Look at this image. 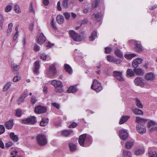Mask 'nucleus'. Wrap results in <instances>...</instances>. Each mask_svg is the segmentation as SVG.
<instances>
[{
    "label": "nucleus",
    "instance_id": "nucleus-1",
    "mask_svg": "<svg viewBox=\"0 0 157 157\" xmlns=\"http://www.w3.org/2000/svg\"><path fill=\"white\" fill-rule=\"evenodd\" d=\"M92 137L90 136H87L86 134H84L80 135L78 139V143L79 144L82 146H89L91 143Z\"/></svg>",
    "mask_w": 157,
    "mask_h": 157
},
{
    "label": "nucleus",
    "instance_id": "nucleus-2",
    "mask_svg": "<svg viewBox=\"0 0 157 157\" xmlns=\"http://www.w3.org/2000/svg\"><path fill=\"white\" fill-rule=\"evenodd\" d=\"M51 84L55 87V91L57 93H61L63 91V84L59 80H53L52 81Z\"/></svg>",
    "mask_w": 157,
    "mask_h": 157
},
{
    "label": "nucleus",
    "instance_id": "nucleus-3",
    "mask_svg": "<svg viewBox=\"0 0 157 157\" xmlns=\"http://www.w3.org/2000/svg\"><path fill=\"white\" fill-rule=\"evenodd\" d=\"M134 82L136 85L141 87H144L145 85L148 86L149 85L148 81L140 77L136 78L134 80Z\"/></svg>",
    "mask_w": 157,
    "mask_h": 157
},
{
    "label": "nucleus",
    "instance_id": "nucleus-4",
    "mask_svg": "<svg viewBox=\"0 0 157 157\" xmlns=\"http://www.w3.org/2000/svg\"><path fill=\"white\" fill-rule=\"evenodd\" d=\"M69 34L70 37L75 41L80 42L82 40L81 35L73 30H70Z\"/></svg>",
    "mask_w": 157,
    "mask_h": 157
},
{
    "label": "nucleus",
    "instance_id": "nucleus-5",
    "mask_svg": "<svg viewBox=\"0 0 157 157\" xmlns=\"http://www.w3.org/2000/svg\"><path fill=\"white\" fill-rule=\"evenodd\" d=\"M39 144L41 146L46 145L47 143V140L45 135L42 134L38 135L36 138Z\"/></svg>",
    "mask_w": 157,
    "mask_h": 157
},
{
    "label": "nucleus",
    "instance_id": "nucleus-6",
    "mask_svg": "<svg viewBox=\"0 0 157 157\" xmlns=\"http://www.w3.org/2000/svg\"><path fill=\"white\" fill-rule=\"evenodd\" d=\"M91 88L92 89L95 90L97 92H99L102 89V87L101 83L95 79L94 80Z\"/></svg>",
    "mask_w": 157,
    "mask_h": 157
},
{
    "label": "nucleus",
    "instance_id": "nucleus-7",
    "mask_svg": "<svg viewBox=\"0 0 157 157\" xmlns=\"http://www.w3.org/2000/svg\"><path fill=\"white\" fill-rule=\"evenodd\" d=\"M36 122V118L34 116H32L26 119H23L21 121L23 124H35Z\"/></svg>",
    "mask_w": 157,
    "mask_h": 157
},
{
    "label": "nucleus",
    "instance_id": "nucleus-8",
    "mask_svg": "<svg viewBox=\"0 0 157 157\" xmlns=\"http://www.w3.org/2000/svg\"><path fill=\"white\" fill-rule=\"evenodd\" d=\"M56 73V70L55 67L53 65H51L48 71L47 74L49 77L53 76Z\"/></svg>",
    "mask_w": 157,
    "mask_h": 157
},
{
    "label": "nucleus",
    "instance_id": "nucleus-9",
    "mask_svg": "<svg viewBox=\"0 0 157 157\" xmlns=\"http://www.w3.org/2000/svg\"><path fill=\"white\" fill-rule=\"evenodd\" d=\"M119 134L120 138L122 140H125L128 136V132L124 129L120 130Z\"/></svg>",
    "mask_w": 157,
    "mask_h": 157
},
{
    "label": "nucleus",
    "instance_id": "nucleus-10",
    "mask_svg": "<svg viewBox=\"0 0 157 157\" xmlns=\"http://www.w3.org/2000/svg\"><path fill=\"white\" fill-rule=\"evenodd\" d=\"M113 75L116 79L120 81H122L124 80V79L122 76V72L117 71H113Z\"/></svg>",
    "mask_w": 157,
    "mask_h": 157
},
{
    "label": "nucleus",
    "instance_id": "nucleus-11",
    "mask_svg": "<svg viewBox=\"0 0 157 157\" xmlns=\"http://www.w3.org/2000/svg\"><path fill=\"white\" fill-rule=\"evenodd\" d=\"M46 40V38L42 33L40 34L37 37V43L40 44H43Z\"/></svg>",
    "mask_w": 157,
    "mask_h": 157
},
{
    "label": "nucleus",
    "instance_id": "nucleus-12",
    "mask_svg": "<svg viewBox=\"0 0 157 157\" xmlns=\"http://www.w3.org/2000/svg\"><path fill=\"white\" fill-rule=\"evenodd\" d=\"M46 111V109L44 107L41 105H38L35 107V111L36 113H40L45 112Z\"/></svg>",
    "mask_w": 157,
    "mask_h": 157
},
{
    "label": "nucleus",
    "instance_id": "nucleus-13",
    "mask_svg": "<svg viewBox=\"0 0 157 157\" xmlns=\"http://www.w3.org/2000/svg\"><path fill=\"white\" fill-rule=\"evenodd\" d=\"M137 132L141 134H143L145 132L146 129L145 127L143 125L139 124L136 127Z\"/></svg>",
    "mask_w": 157,
    "mask_h": 157
},
{
    "label": "nucleus",
    "instance_id": "nucleus-14",
    "mask_svg": "<svg viewBox=\"0 0 157 157\" xmlns=\"http://www.w3.org/2000/svg\"><path fill=\"white\" fill-rule=\"evenodd\" d=\"M143 61V59L141 58H137L135 59L132 62V65L134 68L137 67L139 64H140Z\"/></svg>",
    "mask_w": 157,
    "mask_h": 157
},
{
    "label": "nucleus",
    "instance_id": "nucleus-15",
    "mask_svg": "<svg viewBox=\"0 0 157 157\" xmlns=\"http://www.w3.org/2000/svg\"><path fill=\"white\" fill-rule=\"evenodd\" d=\"M73 134V131L71 130H64L61 132L62 136H68Z\"/></svg>",
    "mask_w": 157,
    "mask_h": 157
},
{
    "label": "nucleus",
    "instance_id": "nucleus-16",
    "mask_svg": "<svg viewBox=\"0 0 157 157\" xmlns=\"http://www.w3.org/2000/svg\"><path fill=\"white\" fill-rule=\"evenodd\" d=\"M40 62L39 61H36L34 63V67L33 69V72L34 73L36 74L39 72L38 70L40 68Z\"/></svg>",
    "mask_w": 157,
    "mask_h": 157
},
{
    "label": "nucleus",
    "instance_id": "nucleus-17",
    "mask_svg": "<svg viewBox=\"0 0 157 157\" xmlns=\"http://www.w3.org/2000/svg\"><path fill=\"white\" fill-rule=\"evenodd\" d=\"M133 70L135 73L138 75L142 76L144 74V70L141 68H135Z\"/></svg>",
    "mask_w": 157,
    "mask_h": 157
},
{
    "label": "nucleus",
    "instance_id": "nucleus-18",
    "mask_svg": "<svg viewBox=\"0 0 157 157\" xmlns=\"http://www.w3.org/2000/svg\"><path fill=\"white\" fill-rule=\"evenodd\" d=\"M91 18L93 20L99 21L100 20V16L98 13H94L92 15Z\"/></svg>",
    "mask_w": 157,
    "mask_h": 157
},
{
    "label": "nucleus",
    "instance_id": "nucleus-19",
    "mask_svg": "<svg viewBox=\"0 0 157 157\" xmlns=\"http://www.w3.org/2000/svg\"><path fill=\"white\" fill-rule=\"evenodd\" d=\"M13 122L12 120H10L5 123V126L7 129H11L13 126Z\"/></svg>",
    "mask_w": 157,
    "mask_h": 157
},
{
    "label": "nucleus",
    "instance_id": "nucleus-20",
    "mask_svg": "<svg viewBox=\"0 0 157 157\" xmlns=\"http://www.w3.org/2000/svg\"><path fill=\"white\" fill-rule=\"evenodd\" d=\"M144 152V148L143 147L136 149L134 151V154L136 155H140L143 154Z\"/></svg>",
    "mask_w": 157,
    "mask_h": 157
},
{
    "label": "nucleus",
    "instance_id": "nucleus-21",
    "mask_svg": "<svg viewBox=\"0 0 157 157\" xmlns=\"http://www.w3.org/2000/svg\"><path fill=\"white\" fill-rule=\"evenodd\" d=\"M154 74L152 73H149L147 74L145 76V80H152L154 78Z\"/></svg>",
    "mask_w": 157,
    "mask_h": 157
},
{
    "label": "nucleus",
    "instance_id": "nucleus-22",
    "mask_svg": "<svg viewBox=\"0 0 157 157\" xmlns=\"http://www.w3.org/2000/svg\"><path fill=\"white\" fill-rule=\"evenodd\" d=\"M11 69L13 71H17L19 69L20 66L17 65L14 62L11 63Z\"/></svg>",
    "mask_w": 157,
    "mask_h": 157
},
{
    "label": "nucleus",
    "instance_id": "nucleus-23",
    "mask_svg": "<svg viewBox=\"0 0 157 157\" xmlns=\"http://www.w3.org/2000/svg\"><path fill=\"white\" fill-rule=\"evenodd\" d=\"M48 122V119L47 118H44L42 119L40 123V125L42 126H46Z\"/></svg>",
    "mask_w": 157,
    "mask_h": 157
},
{
    "label": "nucleus",
    "instance_id": "nucleus-24",
    "mask_svg": "<svg viewBox=\"0 0 157 157\" xmlns=\"http://www.w3.org/2000/svg\"><path fill=\"white\" fill-rule=\"evenodd\" d=\"M56 19L57 22L59 24H62L63 22V17L61 15H58L56 17Z\"/></svg>",
    "mask_w": 157,
    "mask_h": 157
},
{
    "label": "nucleus",
    "instance_id": "nucleus-25",
    "mask_svg": "<svg viewBox=\"0 0 157 157\" xmlns=\"http://www.w3.org/2000/svg\"><path fill=\"white\" fill-rule=\"evenodd\" d=\"M148 154L149 157H157L156 152L152 151L151 148L149 149Z\"/></svg>",
    "mask_w": 157,
    "mask_h": 157
},
{
    "label": "nucleus",
    "instance_id": "nucleus-26",
    "mask_svg": "<svg viewBox=\"0 0 157 157\" xmlns=\"http://www.w3.org/2000/svg\"><path fill=\"white\" fill-rule=\"evenodd\" d=\"M10 157H18V151L16 149H13V148L11 149L10 150Z\"/></svg>",
    "mask_w": 157,
    "mask_h": 157
},
{
    "label": "nucleus",
    "instance_id": "nucleus-27",
    "mask_svg": "<svg viewBox=\"0 0 157 157\" xmlns=\"http://www.w3.org/2000/svg\"><path fill=\"white\" fill-rule=\"evenodd\" d=\"M10 137L11 140L14 142H17L18 140V137L17 135H15L13 132H11L10 133Z\"/></svg>",
    "mask_w": 157,
    "mask_h": 157
},
{
    "label": "nucleus",
    "instance_id": "nucleus-28",
    "mask_svg": "<svg viewBox=\"0 0 157 157\" xmlns=\"http://www.w3.org/2000/svg\"><path fill=\"white\" fill-rule=\"evenodd\" d=\"M64 68L67 72L69 74H71L72 72V69L71 66L68 64H64Z\"/></svg>",
    "mask_w": 157,
    "mask_h": 157
},
{
    "label": "nucleus",
    "instance_id": "nucleus-29",
    "mask_svg": "<svg viewBox=\"0 0 157 157\" xmlns=\"http://www.w3.org/2000/svg\"><path fill=\"white\" fill-rule=\"evenodd\" d=\"M127 76L128 77H131L135 75V72L131 69H128L127 71Z\"/></svg>",
    "mask_w": 157,
    "mask_h": 157
},
{
    "label": "nucleus",
    "instance_id": "nucleus-30",
    "mask_svg": "<svg viewBox=\"0 0 157 157\" xmlns=\"http://www.w3.org/2000/svg\"><path fill=\"white\" fill-rule=\"evenodd\" d=\"M133 141H128L125 144V147L127 149H130L134 145Z\"/></svg>",
    "mask_w": 157,
    "mask_h": 157
},
{
    "label": "nucleus",
    "instance_id": "nucleus-31",
    "mask_svg": "<svg viewBox=\"0 0 157 157\" xmlns=\"http://www.w3.org/2000/svg\"><path fill=\"white\" fill-rule=\"evenodd\" d=\"M97 32L95 31L92 32L91 35L89 37V40L90 41H92L94 40L97 37Z\"/></svg>",
    "mask_w": 157,
    "mask_h": 157
},
{
    "label": "nucleus",
    "instance_id": "nucleus-32",
    "mask_svg": "<svg viewBox=\"0 0 157 157\" xmlns=\"http://www.w3.org/2000/svg\"><path fill=\"white\" fill-rule=\"evenodd\" d=\"M130 117L128 116H122L119 122L120 124H122L125 122Z\"/></svg>",
    "mask_w": 157,
    "mask_h": 157
},
{
    "label": "nucleus",
    "instance_id": "nucleus-33",
    "mask_svg": "<svg viewBox=\"0 0 157 157\" xmlns=\"http://www.w3.org/2000/svg\"><path fill=\"white\" fill-rule=\"evenodd\" d=\"M147 121V120L146 119L138 117H136V121L138 123H142L143 124L145 123Z\"/></svg>",
    "mask_w": 157,
    "mask_h": 157
},
{
    "label": "nucleus",
    "instance_id": "nucleus-34",
    "mask_svg": "<svg viewBox=\"0 0 157 157\" xmlns=\"http://www.w3.org/2000/svg\"><path fill=\"white\" fill-rule=\"evenodd\" d=\"M135 44L136 50L139 52H140L142 51V47L141 45L137 42H136L135 43Z\"/></svg>",
    "mask_w": 157,
    "mask_h": 157
},
{
    "label": "nucleus",
    "instance_id": "nucleus-35",
    "mask_svg": "<svg viewBox=\"0 0 157 157\" xmlns=\"http://www.w3.org/2000/svg\"><path fill=\"white\" fill-rule=\"evenodd\" d=\"M132 154L131 152L127 150L123 151V156L124 157H132Z\"/></svg>",
    "mask_w": 157,
    "mask_h": 157
},
{
    "label": "nucleus",
    "instance_id": "nucleus-36",
    "mask_svg": "<svg viewBox=\"0 0 157 157\" xmlns=\"http://www.w3.org/2000/svg\"><path fill=\"white\" fill-rule=\"evenodd\" d=\"M77 90V89L74 86H70L67 90L68 93H74L76 92Z\"/></svg>",
    "mask_w": 157,
    "mask_h": 157
},
{
    "label": "nucleus",
    "instance_id": "nucleus-37",
    "mask_svg": "<svg viewBox=\"0 0 157 157\" xmlns=\"http://www.w3.org/2000/svg\"><path fill=\"white\" fill-rule=\"evenodd\" d=\"M70 150L71 151H74L76 150V145L73 143H70L69 145Z\"/></svg>",
    "mask_w": 157,
    "mask_h": 157
},
{
    "label": "nucleus",
    "instance_id": "nucleus-38",
    "mask_svg": "<svg viewBox=\"0 0 157 157\" xmlns=\"http://www.w3.org/2000/svg\"><path fill=\"white\" fill-rule=\"evenodd\" d=\"M13 26V24L12 23H10L9 24L8 29L7 30V36H9L11 33L12 29Z\"/></svg>",
    "mask_w": 157,
    "mask_h": 157
},
{
    "label": "nucleus",
    "instance_id": "nucleus-39",
    "mask_svg": "<svg viewBox=\"0 0 157 157\" xmlns=\"http://www.w3.org/2000/svg\"><path fill=\"white\" fill-rule=\"evenodd\" d=\"M135 103L137 107L140 108H142L143 107V105L142 104L139 99L137 98L136 99Z\"/></svg>",
    "mask_w": 157,
    "mask_h": 157
},
{
    "label": "nucleus",
    "instance_id": "nucleus-40",
    "mask_svg": "<svg viewBox=\"0 0 157 157\" xmlns=\"http://www.w3.org/2000/svg\"><path fill=\"white\" fill-rule=\"evenodd\" d=\"M136 56L135 54H125L124 55V57L127 59H131L132 58Z\"/></svg>",
    "mask_w": 157,
    "mask_h": 157
},
{
    "label": "nucleus",
    "instance_id": "nucleus-41",
    "mask_svg": "<svg viewBox=\"0 0 157 157\" xmlns=\"http://www.w3.org/2000/svg\"><path fill=\"white\" fill-rule=\"evenodd\" d=\"M99 2L98 0H95L93 1L92 3V10L93 9L96 8L98 6Z\"/></svg>",
    "mask_w": 157,
    "mask_h": 157
},
{
    "label": "nucleus",
    "instance_id": "nucleus-42",
    "mask_svg": "<svg viewBox=\"0 0 157 157\" xmlns=\"http://www.w3.org/2000/svg\"><path fill=\"white\" fill-rule=\"evenodd\" d=\"M115 53L116 56L119 57H123V54L119 49H117L115 51Z\"/></svg>",
    "mask_w": 157,
    "mask_h": 157
},
{
    "label": "nucleus",
    "instance_id": "nucleus-43",
    "mask_svg": "<svg viewBox=\"0 0 157 157\" xmlns=\"http://www.w3.org/2000/svg\"><path fill=\"white\" fill-rule=\"evenodd\" d=\"M107 59L109 62L114 63L115 58L113 56L108 55L107 56Z\"/></svg>",
    "mask_w": 157,
    "mask_h": 157
},
{
    "label": "nucleus",
    "instance_id": "nucleus-44",
    "mask_svg": "<svg viewBox=\"0 0 157 157\" xmlns=\"http://www.w3.org/2000/svg\"><path fill=\"white\" fill-rule=\"evenodd\" d=\"M133 112L136 115H139L141 114H143V112L141 110L137 109H133Z\"/></svg>",
    "mask_w": 157,
    "mask_h": 157
},
{
    "label": "nucleus",
    "instance_id": "nucleus-45",
    "mask_svg": "<svg viewBox=\"0 0 157 157\" xmlns=\"http://www.w3.org/2000/svg\"><path fill=\"white\" fill-rule=\"evenodd\" d=\"M14 10L17 13H20L21 12L19 6L17 4H16L14 6Z\"/></svg>",
    "mask_w": 157,
    "mask_h": 157
},
{
    "label": "nucleus",
    "instance_id": "nucleus-46",
    "mask_svg": "<svg viewBox=\"0 0 157 157\" xmlns=\"http://www.w3.org/2000/svg\"><path fill=\"white\" fill-rule=\"evenodd\" d=\"M11 86V83L10 82H8L7 84L4 86L3 88V90L4 91H6L8 90L10 88Z\"/></svg>",
    "mask_w": 157,
    "mask_h": 157
},
{
    "label": "nucleus",
    "instance_id": "nucleus-47",
    "mask_svg": "<svg viewBox=\"0 0 157 157\" xmlns=\"http://www.w3.org/2000/svg\"><path fill=\"white\" fill-rule=\"evenodd\" d=\"M39 56L40 58L44 60H45L47 59L48 58V56L45 55L44 54L42 53L39 54Z\"/></svg>",
    "mask_w": 157,
    "mask_h": 157
},
{
    "label": "nucleus",
    "instance_id": "nucleus-48",
    "mask_svg": "<svg viewBox=\"0 0 157 157\" xmlns=\"http://www.w3.org/2000/svg\"><path fill=\"white\" fill-rule=\"evenodd\" d=\"M12 6L10 5H7L5 9L6 12H9L12 9Z\"/></svg>",
    "mask_w": 157,
    "mask_h": 157
},
{
    "label": "nucleus",
    "instance_id": "nucleus-49",
    "mask_svg": "<svg viewBox=\"0 0 157 157\" xmlns=\"http://www.w3.org/2000/svg\"><path fill=\"white\" fill-rule=\"evenodd\" d=\"M69 0H63L62 4L63 7L65 8H67L68 7V2Z\"/></svg>",
    "mask_w": 157,
    "mask_h": 157
},
{
    "label": "nucleus",
    "instance_id": "nucleus-50",
    "mask_svg": "<svg viewBox=\"0 0 157 157\" xmlns=\"http://www.w3.org/2000/svg\"><path fill=\"white\" fill-rule=\"evenodd\" d=\"M15 115L18 117H20L22 114V111L20 109H17L16 110Z\"/></svg>",
    "mask_w": 157,
    "mask_h": 157
},
{
    "label": "nucleus",
    "instance_id": "nucleus-51",
    "mask_svg": "<svg viewBox=\"0 0 157 157\" xmlns=\"http://www.w3.org/2000/svg\"><path fill=\"white\" fill-rule=\"evenodd\" d=\"M21 79V77L19 76H15L13 79V81L14 82H17L18 81Z\"/></svg>",
    "mask_w": 157,
    "mask_h": 157
},
{
    "label": "nucleus",
    "instance_id": "nucleus-52",
    "mask_svg": "<svg viewBox=\"0 0 157 157\" xmlns=\"http://www.w3.org/2000/svg\"><path fill=\"white\" fill-rule=\"evenodd\" d=\"M5 131L4 126L2 125H0V135L3 133Z\"/></svg>",
    "mask_w": 157,
    "mask_h": 157
},
{
    "label": "nucleus",
    "instance_id": "nucleus-53",
    "mask_svg": "<svg viewBox=\"0 0 157 157\" xmlns=\"http://www.w3.org/2000/svg\"><path fill=\"white\" fill-rule=\"evenodd\" d=\"M37 101V99H36L35 97L32 96L31 98V102L32 104H34L36 103Z\"/></svg>",
    "mask_w": 157,
    "mask_h": 157
},
{
    "label": "nucleus",
    "instance_id": "nucleus-54",
    "mask_svg": "<svg viewBox=\"0 0 157 157\" xmlns=\"http://www.w3.org/2000/svg\"><path fill=\"white\" fill-rule=\"evenodd\" d=\"M28 96V95L27 94H24L21 96L20 98H19L18 100V101H23L24 99L26 97H27Z\"/></svg>",
    "mask_w": 157,
    "mask_h": 157
},
{
    "label": "nucleus",
    "instance_id": "nucleus-55",
    "mask_svg": "<svg viewBox=\"0 0 157 157\" xmlns=\"http://www.w3.org/2000/svg\"><path fill=\"white\" fill-rule=\"evenodd\" d=\"M33 48L35 51H38L40 50L39 46L36 44H35L33 46Z\"/></svg>",
    "mask_w": 157,
    "mask_h": 157
},
{
    "label": "nucleus",
    "instance_id": "nucleus-56",
    "mask_svg": "<svg viewBox=\"0 0 157 157\" xmlns=\"http://www.w3.org/2000/svg\"><path fill=\"white\" fill-rule=\"evenodd\" d=\"M112 50V49L109 47H106L105 48V53L108 54L110 53Z\"/></svg>",
    "mask_w": 157,
    "mask_h": 157
},
{
    "label": "nucleus",
    "instance_id": "nucleus-57",
    "mask_svg": "<svg viewBox=\"0 0 157 157\" xmlns=\"http://www.w3.org/2000/svg\"><path fill=\"white\" fill-rule=\"evenodd\" d=\"M77 125V124L75 122H73L69 126V128H75Z\"/></svg>",
    "mask_w": 157,
    "mask_h": 157
},
{
    "label": "nucleus",
    "instance_id": "nucleus-58",
    "mask_svg": "<svg viewBox=\"0 0 157 157\" xmlns=\"http://www.w3.org/2000/svg\"><path fill=\"white\" fill-rule=\"evenodd\" d=\"M155 124V122L152 121H151L148 123V126L149 127L154 126Z\"/></svg>",
    "mask_w": 157,
    "mask_h": 157
},
{
    "label": "nucleus",
    "instance_id": "nucleus-59",
    "mask_svg": "<svg viewBox=\"0 0 157 157\" xmlns=\"http://www.w3.org/2000/svg\"><path fill=\"white\" fill-rule=\"evenodd\" d=\"M64 14L65 16L66 19L68 20L70 17V14L69 13L65 12L64 13Z\"/></svg>",
    "mask_w": 157,
    "mask_h": 157
},
{
    "label": "nucleus",
    "instance_id": "nucleus-60",
    "mask_svg": "<svg viewBox=\"0 0 157 157\" xmlns=\"http://www.w3.org/2000/svg\"><path fill=\"white\" fill-rule=\"evenodd\" d=\"M114 63L116 64H119L122 61L121 59H117L115 58V60H114Z\"/></svg>",
    "mask_w": 157,
    "mask_h": 157
},
{
    "label": "nucleus",
    "instance_id": "nucleus-61",
    "mask_svg": "<svg viewBox=\"0 0 157 157\" xmlns=\"http://www.w3.org/2000/svg\"><path fill=\"white\" fill-rule=\"evenodd\" d=\"M61 2H60L59 1L57 3V8L59 10L61 11L62 10L60 6Z\"/></svg>",
    "mask_w": 157,
    "mask_h": 157
},
{
    "label": "nucleus",
    "instance_id": "nucleus-62",
    "mask_svg": "<svg viewBox=\"0 0 157 157\" xmlns=\"http://www.w3.org/2000/svg\"><path fill=\"white\" fill-rule=\"evenodd\" d=\"M54 45V44H52L50 42H48L46 43V46L47 47L51 48Z\"/></svg>",
    "mask_w": 157,
    "mask_h": 157
},
{
    "label": "nucleus",
    "instance_id": "nucleus-63",
    "mask_svg": "<svg viewBox=\"0 0 157 157\" xmlns=\"http://www.w3.org/2000/svg\"><path fill=\"white\" fill-rule=\"evenodd\" d=\"M52 105L57 109H59V105L58 103H52Z\"/></svg>",
    "mask_w": 157,
    "mask_h": 157
},
{
    "label": "nucleus",
    "instance_id": "nucleus-64",
    "mask_svg": "<svg viewBox=\"0 0 157 157\" xmlns=\"http://www.w3.org/2000/svg\"><path fill=\"white\" fill-rule=\"evenodd\" d=\"M18 31H16V33L15 34L13 37V40H15L17 38V35L18 34Z\"/></svg>",
    "mask_w": 157,
    "mask_h": 157
}]
</instances>
